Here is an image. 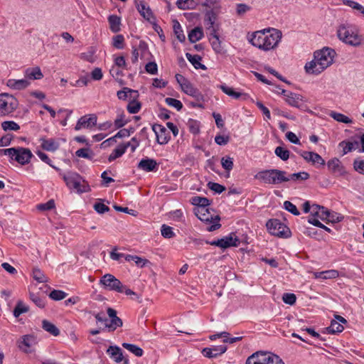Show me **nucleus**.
<instances>
[{
    "label": "nucleus",
    "mask_w": 364,
    "mask_h": 364,
    "mask_svg": "<svg viewBox=\"0 0 364 364\" xmlns=\"http://www.w3.org/2000/svg\"><path fill=\"white\" fill-rule=\"evenodd\" d=\"M137 98H130V101L127 106V111L130 114H136L141 109V103L136 100Z\"/></svg>",
    "instance_id": "nucleus-40"
},
{
    "label": "nucleus",
    "mask_w": 364,
    "mask_h": 364,
    "mask_svg": "<svg viewBox=\"0 0 364 364\" xmlns=\"http://www.w3.org/2000/svg\"><path fill=\"white\" fill-rule=\"evenodd\" d=\"M42 328L53 336H58L60 334L59 329L52 323L47 320L42 321Z\"/></svg>",
    "instance_id": "nucleus-37"
},
{
    "label": "nucleus",
    "mask_w": 364,
    "mask_h": 364,
    "mask_svg": "<svg viewBox=\"0 0 364 364\" xmlns=\"http://www.w3.org/2000/svg\"><path fill=\"white\" fill-rule=\"evenodd\" d=\"M225 240L230 243V247H237L240 245V240L235 233H230L225 237Z\"/></svg>",
    "instance_id": "nucleus-61"
},
{
    "label": "nucleus",
    "mask_w": 364,
    "mask_h": 364,
    "mask_svg": "<svg viewBox=\"0 0 364 364\" xmlns=\"http://www.w3.org/2000/svg\"><path fill=\"white\" fill-rule=\"evenodd\" d=\"M217 19V15L213 10L208 11L205 14V24L207 26V29L210 31V33L213 29L218 31V28L215 26V21Z\"/></svg>",
    "instance_id": "nucleus-24"
},
{
    "label": "nucleus",
    "mask_w": 364,
    "mask_h": 364,
    "mask_svg": "<svg viewBox=\"0 0 364 364\" xmlns=\"http://www.w3.org/2000/svg\"><path fill=\"white\" fill-rule=\"evenodd\" d=\"M108 316L110 318V322L108 323V319L105 316L104 313L99 312L95 314V318L97 322L103 323L105 327L107 328L109 332L115 331L118 327H121L123 325L122 320L117 316V311L111 307H108L107 309Z\"/></svg>",
    "instance_id": "nucleus-4"
},
{
    "label": "nucleus",
    "mask_w": 364,
    "mask_h": 364,
    "mask_svg": "<svg viewBox=\"0 0 364 364\" xmlns=\"http://www.w3.org/2000/svg\"><path fill=\"white\" fill-rule=\"evenodd\" d=\"M318 218L326 223H337L341 221L343 217L337 213H331L327 208H324V210L321 213Z\"/></svg>",
    "instance_id": "nucleus-20"
},
{
    "label": "nucleus",
    "mask_w": 364,
    "mask_h": 364,
    "mask_svg": "<svg viewBox=\"0 0 364 364\" xmlns=\"http://www.w3.org/2000/svg\"><path fill=\"white\" fill-rule=\"evenodd\" d=\"M122 346L136 356L141 357L143 355V350L140 347L128 343H123Z\"/></svg>",
    "instance_id": "nucleus-43"
},
{
    "label": "nucleus",
    "mask_w": 364,
    "mask_h": 364,
    "mask_svg": "<svg viewBox=\"0 0 364 364\" xmlns=\"http://www.w3.org/2000/svg\"><path fill=\"white\" fill-rule=\"evenodd\" d=\"M266 227L268 232L274 236L288 238L291 236L290 229L278 219H269Z\"/></svg>",
    "instance_id": "nucleus-6"
},
{
    "label": "nucleus",
    "mask_w": 364,
    "mask_h": 364,
    "mask_svg": "<svg viewBox=\"0 0 364 364\" xmlns=\"http://www.w3.org/2000/svg\"><path fill=\"white\" fill-rule=\"evenodd\" d=\"M220 89L224 93L234 99H238L242 95V93L235 91L232 87L225 84L220 85Z\"/></svg>",
    "instance_id": "nucleus-45"
},
{
    "label": "nucleus",
    "mask_w": 364,
    "mask_h": 364,
    "mask_svg": "<svg viewBox=\"0 0 364 364\" xmlns=\"http://www.w3.org/2000/svg\"><path fill=\"white\" fill-rule=\"evenodd\" d=\"M137 168L146 172H151L157 169L158 164L156 160L146 157L139 161Z\"/></svg>",
    "instance_id": "nucleus-19"
},
{
    "label": "nucleus",
    "mask_w": 364,
    "mask_h": 364,
    "mask_svg": "<svg viewBox=\"0 0 364 364\" xmlns=\"http://www.w3.org/2000/svg\"><path fill=\"white\" fill-rule=\"evenodd\" d=\"M269 353L267 352L257 351L250 356L246 360V364H267L269 360Z\"/></svg>",
    "instance_id": "nucleus-13"
},
{
    "label": "nucleus",
    "mask_w": 364,
    "mask_h": 364,
    "mask_svg": "<svg viewBox=\"0 0 364 364\" xmlns=\"http://www.w3.org/2000/svg\"><path fill=\"white\" fill-rule=\"evenodd\" d=\"M30 85V82L26 79H9L7 80L6 85L11 89L16 90H21L28 87Z\"/></svg>",
    "instance_id": "nucleus-23"
},
{
    "label": "nucleus",
    "mask_w": 364,
    "mask_h": 364,
    "mask_svg": "<svg viewBox=\"0 0 364 364\" xmlns=\"http://www.w3.org/2000/svg\"><path fill=\"white\" fill-rule=\"evenodd\" d=\"M343 330L344 327L340 323L335 320L331 321L330 326L326 328V332L331 334L341 333Z\"/></svg>",
    "instance_id": "nucleus-42"
},
{
    "label": "nucleus",
    "mask_w": 364,
    "mask_h": 364,
    "mask_svg": "<svg viewBox=\"0 0 364 364\" xmlns=\"http://www.w3.org/2000/svg\"><path fill=\"white\" fill-rule=\"evenodd\" d=\"M32 156L33 154L29 149L17 147V154L14 160L21 165H25L30 162Z\"/></svg>",
    "instance_id": "nucleus-16"
},
{
    "label": "nucleus",
    "mask_w": 364,
    "mask_h": 364,
    "mask_svg": "<svg viewBox=\"0 0 364 364\" xmlns=\"http://www.w3.org/2000/svg\"><path fill=\"white\" fill-rule=\"evenodd\" d=\"M221 165L225 171L230 172L233 168V159L228 156H223L221 159Z\"/></svg>",
    "instance_id": "nucleus-48"
},
{
    "label": "nucleus",
    "mask_w": 364,
    "mask_h": 364,
    "mask_svg": "<svg viewBox=\"0 0 364 364\" xmlns=\"http://www.w3.org/2000/svg\"><path fill=\"white\" fill-rule=\"evenodd\" d=\"M191 203L196 207L194 208V212L200 208L206 209L210 204V200L205 197L194 196L191 198Z\"/></svg>",
    "instance_id": "nucleus-30"
},
{
    "label": "nucleus",
    "mask_w": 364,
    "mask_h": 364,
    "mask_svg": "<svg viewBox=\"0 0 364 364\" xmlns=\"http://www.w3.org/2000/svg\"><path fill=\"white\" fill-rule=\"evenodd\" d=\"M165 102L168 105L175 107L178 111H180L183 108V104L178 100L171 97H166L165 99Z\"/></svg>",
    "instance_id": "nucleus-55"
},
{
    "label": "nucleus",
    "mask_w": 364,
    "mask_h": 364,
    "mask_svg": "<svg viewBox=\"0 0 364 364\" xmlns=\"http://www.w3.org/2000/svg\"><path fill=\"white\" fill-rule=\"evenodd\" d=\"M110 30L117 33L120 31L121 18L117 15H110L108 17Z\"/></svg>",
    "instance_id": "nucleus-36"
},
{
    "label": "nucleus",
    "mask_w": 364,
    "mask_h": 364,
    "mask_svg": "<svg viewBox=\"0 0 364 364\" xmlns=\"http://www.w3.org/2000/svg\"><path fill=\"white\" fill-rule=\"evenodd\" d=\"M33 277L38 282L43 283L47 282V277L44 273L38 267L33 269Z\"/></svg>",
    "instance_id": "nucleus-46"
},
{
    "label": "nucleus",
    "mask_w": 364,
    "mask_h": 364,
    "mask_svg": "<svg viewBox=\"0 0 364 364\" xmlns=\"http://www.w3.org/2000/svg\"><path fill=\"white\" fill-rule=\"evenodd\" d=\"M328 168L333 173L342 176L345 173L344 168L337 158L330 159L327 162Z\"/></svg>",
    "instance_id": "nucleus-22"
},
{
    "label": "nucleus",
    "mask_w": 364,
    "mask_h": 364,
    "mask_svg": "<svg viewBox=\"0 0 364 364\" xmlns=\"http://www.w3.org/2000/svg\"><path fill=\"white\" fill-rule=\"evenodd\" d=\"M40 141L41 142V146L46 151L53 152L59 148L58 142L54 139H47L45 137H41Z\"/></svg>",
    "instance_id": "nucleus-25"
},
{
    "label": "nucleus",
    "mask_w": 364,
    "mask_h": 364,
    "mask_svg": "<svg viewBox=\"0 0 364 364\" xmlns=\"http://www.w3.org/2000/svg\"><path fill=\"white\" fill-rule=\"evenodd\" d=\"M43 77V75L39 67L27 68L25 70V77L29 80H40Z\"/></svg>",
    "instance_id": "nucleus-29"
},
{
    "label": "nucleus",
    "mask_w": 364,
    "mask_h": 364,
    "mask_svg": "<svg viewBox=\"0 0 364 364\" xmlns=\"http://www.w3.org/2000/svg\"><path fill=\"white\" fill-rule=\"evenodd\" d=\"M145 70L148 73L156 75L158 72L157 64L155 62H149L146 65Z\"/></svg>",
    "instance_id": "nucleus-64"
},
{
    "label": "nucleus",
    "mask_w": 364,
    "mask_h": 364,
    "mask_svg": "<svg viewBox=\"0 0 364 364\" xmlns=\"http://www.w3.org/2000/svg\"><path fill=\"white\" fill-rule=\"evenodd\" d=\"M338 37L346 44L358 46L361 43V38L357 31L350 26L342 25L337 31Z\"/></svg>",
    "instance_id": "nucleus-5"
},
{
    "label": "nucleus",
    "mask_w": 364,
    "mask_h": 364,
    "mask_svg": "<svg viewBox=\"0 0 364 364\" xmlns=\"http://www.w3.org/2000/svg\"><path fill=\"white\" fill-rule=\"evenodd\" d=\"M282 300L285 304L293 305L296 301V297L293 293H285L282 296Z\"/></svg>",
    "instance_id": "nucleus-59"
},
{
    "label": "nucleus",
    "mask_w": 364,
    "mask_h": 364,
    "mask_svg": "<svg viewBox=\"0 0 364 364\" xmlns=\"http://www.w3.org/2000/svg\"><path fill=\"white\" fill-rule=\"evenodd\" d=\"M173 32H174L177 39L180 42L185 41L186 37L183 33V31L182 29V27H181L180 23L178 21H176V20L173 21Z\"/></svg>",
    "instance_id": "nucleus-41"
},
{
    "label": "nucleus",
    "mask_w": 364,
    "mask_h": 364,
    "mask_svg": "<svg viewBox=\"0 0 364 364\" xmlns=\"http://www.w3.org/2000/svg\"><path fill=\"white\" fill-rule=\"evenodd\" d=\"M255 178L268 185H278L288 182L287 172L277 168L260 171L255 175Z\"/></svg>",
    "instance_id": "nucleus-2"
},
{
    "label": "nucleus",
    "mask_w": 364,
    "mask_h": 364,
    "mask_svg": "<svg viewBox=\"0 0 364 364\" xmlns=\"http://www.w3.org/2000/svg\"><path fill=\"white\" fill-rule=\"evenodd\" d=\"M318 60L314 58L310 62H308L304 68L308 74L318 75L323 71V69L317 63Z\"/></svg>",
    "instance_id": "nucleus-28"
},
{
    "label": "nucleus",
    "mask_w": 364,
    "mask_h": 364,
    "mask_svg": "<svg viewBox=\"0 0 364 364\" xmlns=\"http://www.w3.org/2000/svg\"><path fill=\"white\" fill-rule=\"evenodd\" d=\"M282 37L280 30L269 28L255 31L250 39V43L260 50L268 51L277 47Z\"/></svg>",
    "instance_id": "nucleus-1"
},
{
    "label": "nucleus",
    "mask_w": 364,
    "mask_h": 364,
    "mask_svg": "<svg viewBox=\"0 0 364 364\" xmlns=\"http://www.w3.org/2000/svg\"><path fill=\"white\" fill-rule=\"evenodd\" d=\"M203 36V31L200 27L194 28L188 33V40L191 43H196L202 39Z\"/></svg>",
    "instance_id": "nucleus-35"
},
{
    "label": "nucleus",
    "mask_w": 364,
    "mask_h": 364,
    "mask_svg": "<svg viewBox=\"0 0 364 364\" xmlns=\"http://www.w3.org/2000/svg\"><path fill=\"white\" fill-rule=\"evenodd\" d=\"M194 213L197 216V218L201 221L206 223H212L213 220L217 221V223H214L213 224L210 225L207 228V230L208 231L212 232L220 228L221 225L218 223V221L220 220V217L218 215L214 217V215L210 213L208 208H207L206 209L200 208L196 210Z\"/></svg>",
    "instance_id": "nucleus-10"
},
{
    "label": "nucleus",
    "mask_w": 364,
    "mask_h": 364,
    "mask_svg": "<svg viewBox=\"0 0 364 364\" xmlns=\"http://www.w3.org/2000/svg\"><path fill=\"white\" fill-rule=\"evenodd\" d=\"M152 130L155 133L156 141L159 144H166L170 140L169 133L164 126L155 124L152 126Z\"/></svg>",
    "instance_id": "nucleus-11"
},
{
    "label": "nucleus",
    "mask_w": 364,
    "mask_h": 364,
    "mask_svg": "<svg viewBox=\"0 0 364 364\" xmlns=\"http://www.w3.org/2000/svg\"><path fill=\"white\" fill-rule=\"evenodd\" d=\"M161 235L165 238H172L175 236V233L173 231V228L166 225H162L161 228Z\"/></svg>",
    "instance_id": "nucleus-51"
},
{
    "label": "nucleus",
    "mask_w": 364,
    "mask_h": 364,
    "mask_svg": "<svg viewBox=\"0 0 364 364\" xmlns=\"http://www.w3.org/2000/svg\"><path fill=\"white\" fill-rule=\"evenodd\" d=\"M329 116L331 117L333 119H335L336 121H337L338 122H342L344 124L352 123V120L348 117H347L341 113H338V112L332 111L329 114Z\"/></svg>",
    "instance_id": "nucleus-44"
},
{
    "label": "nucleus",
    "mask_w": 364,
    "mask_h": 364,
    "mask_svg": "<svg viewBox=\"0 0 364 364\" xmlns=\"http://www.w3.org/2000/svg\"><path fill=\"white\" fill-rule=\"evenodd\" d=\"M29 311V308L22 301L19 300L14 309V316L18 318L21 314L26 313Z\"/></svg>",
    "instance_id": "nucleus-39"
},
{
    "label": "nucleus",
    "mask_w": 364,
    "mask_h": 364,
    "mask_svg": "<svg viewBox=\"0 0 364 364\" xmlns=\"http://www.w3.org/2000/svg\"><path fill=\"white\" fill-rule=\"evenodd\" d=\"M1 128L4 131H17L20 129V126L14 121H4L1 123Z\"/></svg>",
    "instance_id": "nucleus-49"
},
{
    "label": "nucleus",
    "mask_w": 364,
    "mask_h": 364,
    "mask_svg": "<svg viewBox=\"0 0 364 364\" xmlns=\"http://www.w3.org/2000/svg\"><path fill=\"white\" fill-rule=\"evenodd\" d=\"M93 208L99 214H103L109 210V208L102 203H95Z\"/></svg>",
    "instance_id": "nucleus-62"
},
{
    "label": "nucleus",
    "mask_w": 364,
    "mask_h": 364,
    "mask_svg": "<svg viewBox=\"0 0 364 364\" xmlns=\"http://www.w3.org/2000/svg\"><path fill=\"white\" fill-rule=\"evenodd\" d=\"M182 90L186 94L194 97L195 100L198 102L204 101L203 95L197 88L194 87L191 82H186L183 84Z\"/></svg>",
    "instance_id": "nucleus-18"
},
{
    "label": "nucleus",
    "mask_w": 364,
    "mask_h": 364,
    "mask_svg": "<svg viewBox=\"0 0 364 364\" xmlns=\"http://www.w3.org/2000/svg\"><path fill=\"white\" fill-rule=\"evenodd\" d=\"M275 154L283 161H287L290 156V152L282 146H277L274 150Z\"/></svg>",
    "instance_id": "nucleus-47"
},
{
    "label": "nucleus",
    "mask_w": 364,
    "mask_h": 364,
    "mask_svg": "<svg viewBox=\"0 0 364 364\" xmlns=\"http://www.w3.org/2000/svg\"><path fill=\"white\" fill-rule=\"evenodd\" d=\"M96 123L97 117L95 114L84 115L78 119L75 129L79 131L82 128H90L95 126Z\"/></svg>",
    "instance_id": "nucleus-14"
},
{
    "label": "nucleus",
    "mask_w": 364,
    "mask_h": 364,
    "mask_svg": "<svg viewBox=\"0 0 364 364\" xmlns=\"http://www.w3.org/2000/svg\"><path fill=\"white\" fill-rule=\"evenodd\" d=\"M187 125L189 128V131L192 134H197L199 133V132H200L199 123L196 120L190 119L188 121Z\"/></svg>",
    "instance_id": "nucleus-56"
},
{
    "label": "nucleus",
    "mask_w": 364,
    "mask_h": 364,
    "mask_svg": "<svg viewBox=\"0 0 364 364\" xmlns=\"http://www.w3.org/2000/svg\"><path fill=\"white\" fill-rule=\"evenodd\" d=\"M284 208L286 210L289 211L294 215H299L300 212L298 210L296 206L289 200L284 203Z\"/></svg>",
    "instance_id": "nucleus-57"
},
{
    "label": "nucleus",
    "mask_w": 364,
    "mask_h": 364,
    "mask_svg": "<svg viewBox=\"0 0 364 364\" xmlns=\"http://www.w3.org/2000/svg\"><path fill=\"white\" fill-rule=\"evenodd\" d=\"M310 177V175L306 171H301L299 173H294L291 174L287 173V178L288 181H305L307 180Z\"/></svg>",
    "instance_id": "nucleus-38"
},
{
    "label": "nucleus",
    "mask_w": 364,
    "mask_h": 364,
    "mask_svg": "<svg viewBox=\"0 0 364 364\" xmlns=\"http://www.w3.org/2000/svg\"><path fill=\"white\" fill-rule=\"evenodd\" d=\"M336 55L333 49L325 47L320 50L314 53V58L318 60L317 63L323 69V70L330 66Z\"/></svg>",
    "instance_id": "nucleus-8"
},
{
    "label": "nucleus",
    "mask_w": 364,
    "mask_h": 364,
    "mask_svg": "<svg viewBox=\"0 0 364 364\" xmlns=\"http://www.w3.org/2000/svg\"><path fill=\"white\" fill-rule=\"evenodd\" d=\"M55 208V201L53 199L49 200L45 203L38 204L36 206L37 210L40 211H46L52 210Z\"/></svg>",
    "instance_id": "nucleus-53"
},
{
    "label": "nucleus",
    "mask_w": 364,
    "mask_h": 364,
    "mask_svg": "<svg viewBox=\"0 0 364 364\" xmlns=\"http://www.w3.org/2000/svg\"><path fill=\"white\" fill-rule=\"evenodd\" d=\"M18 105V100L11 95L0 94V115L6 116L12 113Z\"/></svg>",
    "instance_id": "nucleus-7"
},
{
    "label": "nucleus",
    "mask_w": 364,
    "mask_h": 364,
    "mask_svg": "<svg viewBox=\"0 0 364 364\" xmlns=\"http://www.w3.org/2000/svg\"><path fill=\"white\" fill-rule=\"evenodd\" d=\"M67 296V294L61 290L54 289L49 294V297L55 301H60L65 299Z\"/></svg>",
    "instance_id": "nucleus-52"
},
{
    "label": "nucleus",
    "mask_w": 364,
    "mask_h": 364,
    "mask_svg": "<svg viewBox=\"0 0 364 364\" xmlns=\"http://www.w3.org/2000/svg\"><path fill=\"white\" fill-rule=\"evenodd\" d=\"M138 11L146 20L149 21L153 17V14L144 1H141L136 6Z\"/></svg>",
    "instance_id": "nucleus-33"
},
{
    "label": "nucleus",
    "mask_w": 364,
    "mask_h": 364,
    "mask_svg": "<svg viewBox=\"0 0 364 364\" xmlns=\"http://www.w3.org/2000/svg\"><path fill=\"white\" fill-rule=\"evenodd\" d=\"M338 146L343 149V155H345L358 149L359 142L358 141H342L338 144Z\"/></svg>",
    "instance_id": "nucleus-31"
},
{
    "label": "nucleus",
    "mask_w": 364,
    "mask_h": 364,
    "mask_svg": "<svg viewBox=\"0 0 364 364\" xmlns=\"http://www.w3.org/2000/svg\"><path fill=\"white\" fill-rule=\"evenodd\" d=\"M210 41L212 46V48L216 53L223 54L225 53V50L221 46V41L219 38V36L216 32V30L213 29V31L210 33Z\"/></svg>",
    "instance_id": "nucleus-21"
},
{
    "label": "nucleus",
    "mask_w": 364,
    "mask_h": 364,
    "mask_svg": "<svg viewBox=\"0 0 364 364\" xmlns=\"http://www.w3.org/2000/svg\"><path fill=\"white\" fill-rule=\"evenodd\" d=\"M67 186L75 190L78 193H87L91 188L88 183L76 172H69L63 176Z\"/></svg>",
    "instance_id": "nucleus-3"
},
{
    "label": "nucleus",
    "mask_w": 364,
    "mask_h": 364,
    "mask_svg": "<svg viewBox=\"0 0 364 364\" xmlns=\"http://www.w3.org/2000/svg\"><path fill=\"white\" fill-rule=\"evenodd\" d=\"M107 353L117 363L122 362L126 358L123 356L122 349L117 346H110L107 350Z\"/></svg>",
    "instance_id": "nucleus-26"
},
{
    "label": "nucleus",
    "mask_w": 364,
    "mask_h": 364,
    "mask_svg": "<svg viewBox=\"0 0 364 364\" xmlns=\"http://www.w3.org/2000/svg\"><path fill=\"white\" fill-rule=\"evenodd\" d=\"M287 103L291 106L296 107L301 110H304L306 106L303 103V97L294 92H288L286 98Z\"/></svg>",
    "instance_id": "nucleus-15"
},
{
    "label": "nucleus",
    "mask_w": 364,
    "mask_h": 364,
    "mask_svg": "<svg viewBox=\"0 0 364 364\" xmlns=\"http://www.w3.org/2000/svg\"><path fill=\"white\" fill-rule=\"evenodd\" d=\"M124 38L122 35H117L113 38V46L117 49L124 48Z\"/></svg>",
    "instance_id": "nucleus-58"
},
{
    "label": "nucleus",
    "mask_w": 364,
    "mask_h": 364,
    "mask_svg": "<svg viewBox=\"0 0 364 364\" xmlns=\"http://www.w3.org/2000/svg\"><path fill=\"white\" fill-rule=\"evenodd\" d=\"M100 284L102 285L104 289L109 291L119 293L124 292V285L111 274H106L102 276L100 280Z\"/></svg>",
    "instance_id": "nucleus-9"
},
{
    "label": "nucleus",
    "mask_w": 364,
    "mask_h": 364,
    "mask_svg": "<svg viewBox=\"0 0 364 364\" xmlns=\"http://www.w3.org/2000/svg\"><path fill=\"white\" fill-rule=\"evenodd\" d=\"M117 96L119 100H125L128 97H129V99L137 98L139 97V92L137 90L129 87H124L122 90H119L117 92Z\"/></svg>",
    "instance_id": "nucleus-27"
},
{
    "label": "nucleus",
    "mask_w": 364,
    "mask_h": 364,
    "mask_svg": "<svg viewBox=\"0 0 364 364\" xmlns=\"http://www.w3.org/2000/svg\"><path fill=\"white\" fill-rule=\"evenodd\" d=\"M36 343V338L32 335H25L21 337L18 341V348L26 352L29 353L31 351V348Z\"/></svg>",
    "instance_id": "nucleus-17"
},
{
    "label": "nucleus",
    "mask_w": 364,
    "mask_h": 364,
    "mask_svg": "<svg viewBox=\"0 0 364 364\" xmlns=\"http://www.w3.org/2000/svg\"><path fill=\"white\" fill-rule=\"evenodd\" d=\"M29 296L31 300L39 308H43L45 306L44 299L41 298L38 294L30 292Z\"/></svg>",
    "instance_id": "nucleus-50"
},
{
    "label": "nucleus",
    "mask_w": 364,
    "mask_h": 364,
    "mask_svg": "<svg viewBox=\"0 0 364 364\" xmlns=\"http://www.w3.org/2000/svg\"><path fill=\"white\" fill-rule=\"evenodd\" d=\"M208 187L217 193H221L225 190V187L215 182H208Z\"/></svg>",
    "instance_id": "nucleus-60"
},
{
    "label": "nucleus",
    "mask_w": 364,
    "mask_h": 364,
    "mask_svg": "<svg viewBox=\"0 0 364 364\" xmlns=\"http://www.w3.org/2000/svg\"><path fill=\"white\" fill-rule=\"evenodd\" d=\"M130 145V143H127L126 144H121L118 146L116 149L113 150L111 154L108 157V161L109 162L113 161L116 159L122 156L126 151L127 149Z\"/></svg>",
    "instance_id": "nucleus-32"
},
{
    "label": "nucleus",
    "mask_w": 364,
    "mask_h": 364,
    "mask_svg": "<svg viewBox=\"0 0 364 364\" xmlns=\"http://www.w3.org/2000/svg\"><path fill=\"white\" fill-rule=\"evenodd\" d=\"M128 121L125 119V115L123 112L118 114L117 119L114 120V124L117 129L122 128L127 124Z\"/></svg>",
    "instance_id": "nucleus-54"
},
{
    "label": "nucleus",
    "mask_w": 364,
    "mask_h": 364,
    "mask_svg": "<svg viewBox=\"0 0 364 364\" xmlns=\"http://www.w3.org/2000/svg\"><path fill=\"white\" fill-rule=\"evenodd\" d=\"M353 168L357 172L364 175V160L355 159L353 161Z\"/></svg>",
    "instance_id": "nucleus-63"
},
{
    "label": "nucleus",
    "mask_w": 364,
    "mask_h": 364,
    "mask_svg": "<svg viewBox=\"0 0 364 364\" xmlns=\"http://www.w3.org/2000/svg\"><path fill=\"white\" fill-rule=\"evenodd\" d=\"M186 57L196 69L206 70L205 65L200 63L202 58L198 55H191L189 53H186Z\"/></svg>",
    "instance_id": "nucleus-34"
},
{
    "label": "nucleus",
    "mask_w": 364,
    "mask_h": 364,
    "mask_svg": "<svg viewBox=\"0 0 364 364\" xmlns=\"http://www.w3.org/2000/svg\"><path fill=\"white\" fill-rule=\"evenodd\" d=\"M227 349L225 345L213 346L210 348H204L202 354L208 358H215L225 353Z\"/></svg>",
    "instance_id": "nucleus-12"
}]
</instances>
